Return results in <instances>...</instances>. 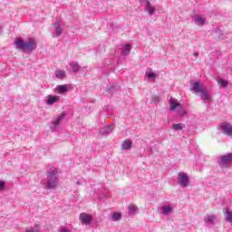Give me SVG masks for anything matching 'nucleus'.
<instances>
[{"label": "nucleus", "instance_id": "nucleus-20", "mask_svg": "<svg viewBox=\"0 0 232 232\" xmlns=\"http://www.w3.org/2000/svg\"><path fill=\"white\" fill-rule=\"evenodd\" d=\"M130 52H131V45L128 44L123 45V49L121 51L122 55H130Z\"/></svg>", "mask_w": 232, "mask_h": 232}, {"label": "nucleus", "instance_id": "nucleus-7", "mask_svg": "<svg viewBox=\"0 0 232 232\" xmlns=\"http://www.w3.org/2000/svg\"><path fill=\"white\" fill-rule=\"evenodd\" d=\"M66 117V115L64 114H59L57 116H55L53 118V120L52 121V124H53V128H57L59 126V124H61L63 122V121H64V118Z\"/></svg>", "mask_w": 232, "mask_h": 232}, {"label": "nucleus", "instance_id": "nucleus-14", "mask_svg": "<svg viewBox=\"0 0 232 232\" xmlns=\"http://www.w3.org/2000/svg\"><path fill=\"white\" fill-rule=\"evenodd\" d=\"M69 66L72 68L73 73H77L81 70V65L76 61L71 62Z\"/></svg>", "mask_w": 232, "mask_h": 232}, {"label": "nucleus", "instance_id": "nucleus-22", "mask_svg": "<svg viewBox=\"0 0 232 232\" xmlns=\"http://www.w3.org/2000/svg\"><path fill=\"white\" fill-rule=\"evenodd\" d=\"M118 85H107L105 87L106 92H109V93H112V92H115V90H119Z\"/></svg>", "mask_w": 232, "mask_h": 232}, {"label": "nucleus", "instance_id": "nucleus-13", "mask_svg": "<svg viewBox=\"0 0 232 232\" xmlns=\"http://www.w3.org/2000/svg\"><path fill=\"white\" fill-rule=\"evenodd\" d=\"M205 88L206 87H202V84H200L198 82H195L192 86V90L196 93H200V92H202Z\"/></svg>", "mask_w": 232, "mask_h": 232}, {"label": "nucleus", "instance_id": "nucleus-16", "mask_svg": "<svg viewBox=\"0 0 232 232\" xmlns=\"http://www.w3.org/2000/svg\"><path fill=\"white\" fill-rule=\"evenodd\" d=\"M133 142L130 140H126L121 144V150H131Z\"/></svg>", "mask_w": 232, "mask_h": 232}, {"label": "nucleus", "instance_id": "nucleus-19", "mask_svg": "<svg viewBox=\"0 0 232 232\" xmlns=\"http://www.w3.org/2000/svg\"><path fill=\"white\" fill-rule=\"evenodd\" d=\"M215 218H217V217H215L214 215H207L204 218V222H206L207 224H213L215 222Z\"/></svg>", "mask_w": 232, "mask_h": 232}, {"label": "nucleus", "instance_id": "nucleus-26", "mask_svg": "<svg viewBox=\"0 0 232 232\" xmlns=\"http://www.w3.org/2000/svg\"><path fill=\"white\" fill-rule=\"evenodd\" d=\"M121 218H122V216L119 212H115L112 215V220H114V222H117V221L121 220Z\"/></svg>", "mask_w": 232, "mask_h": 232}, {"label": "nucleus", "instance_id": "nucleus-33", "mask_svg": "<svg viewBox=\"0 0 232 232\" xmlns=\"http://www.w3.org/2000/svg\"><path fill=\"white\" fill-rule=\"evenodd\" d=\"M60 232H70V230H68V228H63Z\"/></svg>", "mask_w": 232, "mask_h": 232}, {"label": "nucleus", "instance_id": "nucleus-2", "mask_svg": "<svg viewBox=\"0 0 232 232\" xmlns=\"http://www.w3.org/2000/svg\"><path fill=\"white\" fill-rule=\"evenodd\" d=\"M59 186V178L57 177V173L52 170L47 172V181L45 184L46 189H55Z\"/></svg>", "mask_w": 232, "mask_h": 232}, {"label": "nucleus", "instance_id": "nucleus-31", "mask_svg": "<svg viewBox=\"0 0 232 232\" xmlns=\"http://www.w3.org/2000/svg\"><path fill=\"white\" fill-rule=\"evenodd\" d=\"M179 115H180V117H184V115H186V111L184 110H178Z\"/></svg>", "mask_w": 232, "mask_h": 232}, {"label": "nucleus", "instance_id": "nucleus-17", "mask_svg": "<svg viewBox=\"0 0 232 232\" xmlns=\"http://www.w3.org/2000/svg\"><path fill=\"white\" fill-rule=\"evenodd\" d=\"M185 126L186 125L184 123H174L172 125V130H174L175 131H182V130H184Z\"/></svg>", "mask_w": 232, "mask_h": 232}, {"label": "nucleus", "instance_id": "nucleus-18", "mask_svg": "<svg viewBox=\"0 0 232 232\" xmlns=\"http://www.w3.org/2000/svg\"><path fill=\"white\" fill-rule=\"evenodd\" d=\"M69 88H70V86H68L66 84L58 85L57 92H59V93H66V92H68Z\"/></svg>", "mask_w": 232, "mask_h": 232}, {"label": "nucleus", "instance_id": "nucleus-24", "mask_svg": "<svg viewBox=\"0 0 232 232\" xmlns=\"http://www.w3.org/2000/svg\"><path fill=\"white\" fill-rule=\"evenodd\" d=\"M41 230V227L39 225H35L34 227H31L25 230V232H39Z\"/></svg>", "mask_w": 232, "mask_h": 232}, {"label": "nucleus", "instance_id": "nucleus-29", "mask_svg": "<svg viewBox=\"0 0 232 232\" xmlns=\"http://www.w3.org/2000/svg\"><path fill=\"white\" fill-rule=\"evenodd\" d=\"M147 77L149 79H155V77H157V74H155V72H147Z\"/></svg>", "mask_w": 232, "mask_h": 232}, {"label": "nucleus", "instance_id": "nucleus-8", "mask_svg": "<svg viewBox=\"0 0 232 232\" xmlns=\"http://www.w3.org/2000/svg\"><path fill=\"white\" fill-rule=\"evenodd\" d=\"M145 12H147L149 15H153V14H155V6L151 5L150 0L145 1Z\"/></svg>", "mask_w": 232, "mask_h": 232}, {"label": "nucleus", "instance_id": "nucleus-1", "mask_svg": "<svg viewBox=\"0 0 232 232\" xmlns=\"http://www.w3.org/2000/svg\"><path fill=\"white\" fill-rule=\"evenodd\" d=\"M16 50H22L25 53H32L37 48V42L34 38H30L28 42H24L22 38H17L14 41Z\"/></svg>", "mask_w": 232, "mask_h": 232}, {"label": "nucleus", "instance_id": "nucleus-10", "mask_svg": "<svg viewBox=\"0 0 232 232\" xmlns=\"http://www.w3.org/2000/svg\"><path fill=\"white\" fill-rule=\"evenodd\" d=\"M193 21L197 26H204V24H206V19L198 14H196L193 17Z\"/></svg>", "mask_w": 232, "mask_h": 232}, {"label": "nucleus", "instance_id": "nucleus-6", "mask_svg": "<svg viewBox=\"0 0 232 232\" xmlns=\"http://www.w3.org/2000/svg\"><path fill=\"white\" fill-rule=\"evenodd\" d=\"M80 220L82 224L88 226L93 222V218L86 213H82L80 214Z\"/></svg>", "mask_w": 232, "mask_h": 232}, {"label": "nucleus", "instance_id": "nucleus-11", "mask_svg": "<svg viewBox=\"0 0 232 232\" xmlns=\"http://www.w3.org/2000/svg\"><path fill=\"white\" fill-rule=\"evenodd\" d=\"M169 104H170V108H169L170 111H176L177 108H180V103L177 102L176 98L171 97L169 99Z\"/></svg>", "mask_w": 232, "mask_h": 232}, {"label": "nucleus", "instance_id": "nucleus-36", "mask_svg": "<svg viewBox=\"0 0 232 232\" xmlns=\"http://www.w3.org/2000/svg\"><path fill=\"white\" fill-rule=\"evenodd\" d=\"M2 31H3V27L0 26V32H2Z\"/></svg>", "mask_w": 232, "mask_h": 232}, {"label": "nucleus", "instance_id": "nucleus-5", "mask_svg": "<svg viewBox=\"0 0 232 232\" xmlns=\"http://www.w3.org/2000/svg\"><path fill=\"white\" fill-rule=\"evenodd\" d=\"M113 130H115V125L111 124V125H107L105 127H102L99 130V133H100V135L104 137L106 135H110V133H111V131H113Z\"/></svg>", "mask_w": 232, "mask_h": 232}, {"label": "nucleus", "instance_id": "nucleus-21", "mask_svg": "<svg viewBox=\"0 0 232 232\" xmlns=\"http://www.w3.org/2000/svg\"><path fill=\"white\" fill-rule=\"evenodd\" d=\"M171 207L169 205H167V206H163L161 208V211L163 213V215H169V213H171Z\"/></svg>", "mask_w": 232, "mask_h": 232}, {"label": "nucleus", "instance_id": "nucleus-30", "mask_svg": "<svg viewBox=\"0 0 232 232\" xmlns=\"http://www.w3.org/2000/svg\"><path fill=\"white\" fill-rule=\"evenodd\" d=\"M160 101V99L159 98V96H154L152 98V102H154L155 104H157Z\"/></svg>", "mask_w": 232, "mask_h": 232}, {"label": "nucleus", "instance_id": "nucleus-34", "mask_svg": "<svg viewBox=\"0 0 232 232\" xmlns=\"http://www.w3.org/2000/svg\"><path fill=\"white\" fill-rule=\"evenodd\" d=\"M195 57H198V53H194Z\"/></svg>", "mask_w": 232, "mask_h": 232}, {"label": "nucleus", "instance_id": "nucleus-35", "mask_svg": "<svg viewBox=\"0 0 232 232\" xmlns=\"http://www.w3.org/2000/svg\"><path fill=\"white\" fill-rule=\"evenodd\" d=\"M76 184H78V186H81V181H76Z\"/></svg>", "mask_w": 232, "mask_h": 232}, {"label": "nucleus", "instance_id": "nucleus-15", "mask_svg": "<svg viewBox=\"0 0 232 232\" xmlns=\"http://www.w3.org/2000/svg\"><path fill=\"white\" fill-rule=\"evenodd\" d=\"M58 101H59V96H57V95H55V96L48 95L46 103L49 106H52V104H55V102H57Z\"/></svg>", "mask_w": 232, "mask_h": 232}, {"label": "nucleus", "instance_id": "nucleus-9", "mask_svg": "<svg viewBox=\"0 0 232 232\" xmlns=\"http://www.w3.org/2000/svg\"><path fill=\"white\" fill-rule=\"evenodd\" d=\"M199 93L201 101H205L206 102H211V96L209 95V92H208L206 88Z\"/></svg>", "mask_w": 232, "mask_h": 232}, {"label": "nucleus", "instance_id": "nucleus-27", "mask_svg": "<svg viewBox=\"0 0 232 232\" xmlns=\"http://www.w3.org/2000/svg\"><path fill=\"white\" fill-rule=\"evenodd\" d=\"M137 211V207L134 205L129 206V215H135V212Z\"/></svg>", "mask_w": 232, "mask_h": 232}, {"label": "nucleus", "instance_id": "nucleus-23", "mask_svg": "<svg viewBox=\"0 0 232 232\" xmlns=\"http://www.w3.org/2000/svg\"><path fill=\"white\" fill-rule=\"evenodd\" d=\"M56 79H64V77H66V72L64 71H56V74H55Z\"/></svg>", "mask_w": 232, "mask_h": 232}, {"label": "nucleus", "instance_id": "nucleus-4", "mask_svg": "<svg viewBox=\"0 0 232 232\" xmlns=\"http://www.w3.org/2000/svg\"><path fill=\"white\" fill-rule=\"evenodd\" d=\"M220 168H227V166H231L232 164V153H229L225 156H221V158L218 160Z\"/></svg>", "mask_w": 232, "mask_h": 232}, {"label": "nucleus", "instance_id": "nucleus-28", "mask_svg": "<svg viewBox=\"0 0 232 232\" xmlns=\"http://www.w3.org/2000/svg\"><path fill=\"white\" fill-rule=\"evenodd\" d=\"M227 84H228L227 81L224 79L219 80V86H221L222 88L227 87Z\"/></svg>", "mask_w": 232, "mask_h": 232}, {"label": "nucleus", "instance_id": "nucleus-32", "mask_svg": "<svg viewBox=\"0 0 232 232\" xmlns=\"http://www.w3.org/2000/svg\"><path fill=\"white\" fill-rule=\"evenodd\" d=\"M5 184L6 183L5 181L0 180V191H3L5 189Z\"/></svg>", "mask_w": 232, "mask_h": 232}, {"label": "nucleus", "instance_id": "nucleus-12", "mask_svg": "<svg viewBox=\"0 0 232 232\" xmlns=\"http://www.w3.org/2000/svg\"><path fill=\"white\" fill-rule=\"evenodd\" d=\"M63 27H61V24H59V22H56L54 24V35L55 37H60V35L63 34Z\"/></svg>", "mask_w": 232, "mask_h": 232}, {"label": "nucleus", "instance_id": "nucleus-3", "mask_svg": "<svg viewBox=\"0 0 232 232\" xmlns=\"http://www.w3.org/2000/svg\"><path fill=\"white\" fill-rule=\"evenodd\" d=\"M178 184L181 188H188L189 186V176L186 172L178 173Z\"/></svg>", "mask_w": 232, "mask_h": 232}, {"label": "nucleus", "instance_id": "nucleus-25", "mask_svg": "<svg viewBox=\"0 0 232 232\" xmlns=\"http://www.w3.org/2000/svg\"><path fill=\"white\" fill-rule=\"evenodd\" d=\"M225 218H226L227 222H231L232 223V213H231V211L227 210L225 212Z\"/></svg>", "mask_w": 232, "mask_h": 232}]
</instances>
